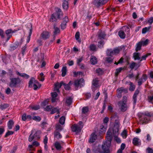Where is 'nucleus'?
<instances>
[{"label": "nucleus", "mask_w": 153, "mask_h": 153, "mask_svg": "<svg viewBox=\"0 0 153 153\" xmlns=\"http://www.w3.org/2000/svg\"><path fill=\"white\" fill-rule=\"evenodd\" d=\"M124 46H121L120 47L114 48L113 50L111 49H107L106 53L107 56H112L114 55H117L119 53L121 50H125Z\"/></svg>", "instance_id": "nucleus-1"}, {"label": "nucleus", "mask_w": 153, "mask_h": 153, "mask_svg": "<svg viewBox=\"0 0 153 153\" xmlns=\"http://www.w3.org/2000/svg\"><path fill=\"white\" fill-rule=\"evenodd\" d=\"M73 83V82L71 81H70L68 84H66L62 82H61L59 84L57 82L55 84L54 91L59 92V88H60L62 85L64 86V88L66 90H69L70 89V85Z\"/></svg>", "instance_id": "nucleus-2"}, {"label": "nucleus", "mask_w": 153, "mask_h": 153, "mask_svg": "<svg viewBox=\"0 0 153 153\" xmlns=\"http://www.w3.org/2000/svg\"><path fill=\"white\" fill-rule=\"evenodd\" d=\"M9 86L11 88H16L19 84L21 80L19 77H12L10 78Z\"/></svg>", "instance_id": "nucleus-3"}, {"label": "nucleus", "mask_w": 153, "mask_h": 153, "mask_svg": "<svg viewBox=\"0 0 153 153\" xmlns=\"http://www.w3.org/2000/svg\"><path fill=\"white\" fill-rule=\"evenodd\" d=\"M106 141L105 142V143H104L102 144V149H106L107 148L109 149V148L110 146L112 137H111V136H106Z\"/></svg>", "instance_id": "nucleus-4"}, {"label": "nucleus", "mask_w": 153, "mask_h": 153, "mask_svg": "<svg viewBox=\"0 0 153 153\" xmlns=\"http://www.w3.org/2000/svg\"><path fill=\"white\" fill-rule=\"evenodd\" d=\"M109 0H94L93 4L94 5L97 7H100L106 4Z\"/></svg>", "instance_id": "nucleus-5"}, {"label": "nucleus", "mask_w": 153, "mask_h": 153, "mask_svg": "<svg viewBox=\"0 0 153 153\" xmlns=\"http://www.w3.org/2000/svg\"><path fill=\"white\" fill-rule=\"evenodd\" d=\"M84 83V79L83 78H82L79 79L75 80L74 82V85L76 90L79 87L81 88L83 86Z\"/></svg>", "instance_id": "nucleus-6"}, {"label": "nucleus", "mask_w": 153, "mask_h": 153, "mask_svg": "<svg viewBox=\"0 0 153 153\" xmlns=\"http://www.w3.org/2000/svg\"><path fill=\"white\" fill-rule=\"evenodd\" d=\"M138 117L140 119V121L142 124L146 123L149 121V119L147 117L142 113H140L138 114Z\"/></svg>", "instance_id": "nucleus-7"}, {"label": "nucleus", "mask_w": 153, "mask_h": 153, "mask_svg": "<svg viewBox=\"0 0 153 153\" xmlns=\"http://www.w3.org/2000/svg\"><path fill=\"white\" fill-rule=\"evenodd\" d=\"M138 117L140 119V121L142 124L146 123L149 121V119L147 117L142 113H140L138 114Z\"/></svg>", "instance_id": "nucleus-8"}, {"label": "nucleus", "mask_w": 153, "mask_h": 153, "mask_svg": "<svg viewBox=\"0 0 153 153\" xmlns=\"http://www.w3.org/2000/svg\"><path fill=\"white\" fill-rule=\"evenodd\" d=\"M71 128L72 131L78 133L80 132L82 129V126H80L79 125L74 124L72 126Z\"/></svg>", "instance_id": "nucleus-9"}, {"label": "nucleus", "mask_w": 153, "mask_h": 153, "mask_svg": "<svg viewBox=\"0 0 153 153\" xmlns=\"http://www.w3.org/2000/svg\"><path fill=\"white\" fill-rule=\"evenodd\" d=\"M118 105L120 107L121 111L124 112L126 111L128 108L126 103H122L121 101H120L118 103Z\"/></svg>", "instance_id": "nucleus-10"}, {"label": "nucleus", "mask_w": 153, "mask_h": 153, "mask_svg": "<svg viewBox=\"0 0 153 153\" xmlns=\"http://www.w3.org/2000/svg\"><path fill=\"white\" fill-rule=\"evenodd\" d=\"M100 79L96 78L93 80L92 85L94 87H97L100 86L101 83Z\"/></svg>", "instance_id": "nucleus-11"}, {"label": "nucleus", "mask_w": 153, "mask_h": 153, "mask_svg": "<svg viewBox=\"0 0 153 153\" xmlns=\"http://www.w3.org/2000/svg\"><path fill=\"white\" fill-rule=\"evenodd\" d=\"M124 91L127 92V90L126 89H124L123 87H121L117 89V97L118 98H120L122 96V93Z\"/></svg>", "instance_id": "nucleus-12"}, {"label": "nucleus", "mask_w": 153, "mask_h": 153, "mask_svg": "<svg viewBox=\"0 0 153 153\" xmlns=\"http://www.w3.org/2000/svg\"><path fill=\"white\" fill-rule=\"evenodd\" d=\"M41 36L43 39H46L49 38L50 33L48 31H43L41 34Z\"/></svg>", "instance_id": "nucleus-13"}, {"label": "nucleus", "mask_w": 153, "mask_h": 153, "mask_svg": "<svg viewBox=\"0 0 153 153\" xmlns=\"http://www.w3.org/2000/svg\"><path fill=\"white\" fill-rule=\"evenodd\" d=\"M62 135L58 131H55L54 132V140H58L62 137Z\"/></svg>", "instance_id": "nucleus-14"}, {"label": "nucleus", "mask_w": 153, "mask_h": 153, "mask_svg": "<svg viewBox=\"0 0 153 153\" xmlns=\"http://www.w3.org/2000/svg\"><path fill=\"white\" fill-rule=\"evenodd\" d=\"M109 149L108 148L102 149L101 150L100 149H98L94 153H109Z\"/></svg>", "instance_id": "nucleus-15"}, {"label": "nucleus", "mask_w": 153, "mask_h": 153, "mask_svg": "<svg viewBox=\"0 0 153 153\" xmlns=\"http://www.w3.org/2000/svg\"><path fill=\"white\" fill-rule=\"evenodd\" d=\"M97 138V135L94 133H93L91 135L89 139V143H92L95 142Z\"/></svg>", "instance_id": "nucleus-16"}, {"label": "nucleus", "mask_w": 153, "mask_h": 153, "mask_svg": "<svg viewBox=\"0 0 153 153\" xmlns=\"http://www.w3.org/2000/svg\"><path fill=\"white\" fill-rule=\"evenodd\" d=\"M106 36V34H105L104 32H102L100 31L98 33V39L101 40L102 39H105V37Z\"/></svg>", "instance_id": "nucleus-17"}, {"label": "nucleus", "mask_w": 153, "mask_h": 153, "mask_svg": "<svg viewBox=\"0 0 153 153\" xmlns=\"http://www.w3.org/2000/svg\"><path fill=\"white\" fill-rule=\"evenodd\" d=\"M38 82L35 80L33 78H32L30 80L29 84L28 87L29 88H32L34 85L35 84V83Z\"/></svg>", "instance_id": "nucleus-18"}, {"label": "nucleus", "mask_w": 153, "mask_h": 153, "mask_svg": "<svg viewBox=\"0 0 153 153\" xmlns=\"http://www.w3.org/2000/svg\"><path fill=\"white\" fill-rule=\"evenodd\" d=\"M139 92V91L138 89H137L134 94L133 97V101L134 104H135L136 103L137 96Z\"/></svg>", "instance_id": "nucleus-19"}, {"label": "nucleus", "mask_w": 153, "mask_h": 153, "mask_svg": "<svg viewBox=\"0 0 153 153\" xmlns=\"http://www.w3.org/2000/svg\"><path fill=\"white\" fill-rule=\"evenodd\" d=\"M136 77V80H138V85L139 86L143 82V79H144V81H146L147 78V77H144V78H142V77H141V78L139 79V77Z\"/></svg>", "instance_id": "nucleus-20"}, {"label": "nucleus", "mask_w": 153, "mask_h": 153, "mask_svg": "<svg viewBox=\"0 0 153 153\" xmlns=\"http://www.w3.org/2000/svg\"><path fill=\"white\" fill-rule=\"evenodd\" d=\"M119 127H117L114 126L113 128V133L114 137H116V136L119 134Z\"/></svg>", "instance_id": "nucleus-21"}, {"label": "nucleus", "mask_w": 153, "mask_h": 153, "mask_svg": "<svg viewBox=\"0 0 153 153\" xmlns=\"http://www.w3.org/2000/svg\"><path fill=\"white\" fill-rule=\"evenodd\" d=\"M90 61L92 65H95L97 63V58L94 56H91Z\"/></svg>", "instance_id": "nucleus-22"}, {"label": "nucleus", "mask_w": 153, "mask_h": 153, "mask_svg": "<svg viewBox=\"0 0 153 153\" xmlns=\"http://www.w3.org/2000/svg\"><path fill=\"white\" fill-rule=\"evenodd\" d=\"M48 138L47 136H45L43 140V143L44 144V149L46 151H48V146L47 144L48 143Z\"/></svg>", "instance_id": "nucleus-23"}, {"label": "nucleus", "mask_w": 153, "mask_h": 153, "mask_svg": "<svg viewBox=\"0 0 153 153\" xmlns=\"http://www.w3.org/2000/svg\"><path fill=\"white\" fill-rule=\"evenodd\" d=\"M53 29H54L53 34L54 35H57V34L60 33V30L59 28L56 27L55 24L53 25Z\"/></svg>", "instance_id": "nucleus-24"}, {"label": "nucleus", "mask_w": 153, "mask_h": 153, "mask_svg": "<svg viewBox=\"0 0 153 153\" xmlns=\"http://www.w3.org/2000/svg\"><path fill=\"white\" fill-rule=\"evenodd\" d=\"M19 45V43L18 42H16L10 47V51H13L16 49Z\"/></svg>", "instance_id": "nucleus-25"}, {"label": "nucleus", "mask_w": 153, "mask_h": 153, "mask_svg": "<svg viewBox=\"0 0 153 153\" xmlns=\"http://www.w3.org/2000/svg\"><path fill=\"white\" fill-rule=\"evenodd\" d=\"M128 85H130V87H129V90L131 91H133L135 88V86L134 84L131 82H126Z\"/></svg>", "instance_id": "nucleus-26"}, {"label": "nucleus", "mask_w": 153, "mask_h": 153, "mask_svg": "<svg viewBox=\"0 0 153 153\" xmlns=\"http://www.w3.org/2000/svg\"><path fill=\"white\" fill-rule=\"evenodd\" d=\"M118 35L122 39H124L126 37V34L124 31L120 30L118 33Z\"/></svg>", "instance_id": "nucleus-27"}, {"label": "nucleus", "mask_w": 153, "mask_h": 153, "mask_svg": "<svg viewBox=\"0 0 153 153\" xmlns=\"http://www.w3.org/2000/svg\"><path fill=\"white\" fill-rule=\"evenodd\" d=\"M142 46V44L140 41L137 43L136 45V51L137 52L139 51H140L141 49V48Z\"/></svg>", "instance_id": "nucleus-28"}, {"label": "nucleus", "mask_w": 153, "mask_h": 153, "mask_svg": "<svg viewBox=\"0 0 153 153\" xmlns=\"http://www.w3.org/2000/svg\"><path fill=\"white\" fill-rule=\"evenodd\" d=\"M90 50L91 51L95 52L97 50V48L96 45L94 44H91L89 46Z\"/></svg>", "instance_id": "nucleus-29"}, {"label": "nucleus", "mask_w": 153, "mask_h": 153, "mask_svg": "<svg viewBox=\"0 0 153 153\" xmlns=\"http://www.w3.org/2000/svg\"><path fill=\"white\" fill-rule=\"evenodd\" d=\"M51 96L52 97V99L51 100L52 102H54L56 101V98L57 97V94L56 92H54L53 93H51Z\"/></svg>", "instance_id": "nucleus-30"}, {"label": "nucleus", "mask_w": 153, "mask_h": 153, "mask_svg": "<svg viewBox=\"0 0 153 153\" xmlns=\"http://www.w3.org/2000/svg\"><path fill=\"white\" fill-rule=\"evenodd\" d=\"M133 57L135 60H140V54L139 53H133Z\"/></svg>", "instance_id": "nucleus-31"}, {"label": "nucleus", "mask_w": 153, "mask_h": 153, "mask_svg": "<svg viewBox=\"0 0 153 153\" xmlns=\"http://www.w3.org/2000/svg\"><path fill=\"white\" fill-rule=\"evenodd\" d=\"M35 134L33 135V136L36 139H39L40 138L39 135L41 134V132L40 131L38 130L35 132Z\"/></svg>", "instance_id": "nucleus-32"}, {"label": "nucleus", "mask_w": 153, "mask_h": 153, "mask_svg": "<svg viewBox=\"0 0 153 153\" xmlns=\"http://www.w3.org/2000/svg\"><path fill=\"white\" fill-rule=\"evenodd\" d=\"M56 14H53L50 19V21L52 22H55L57 21V19L56 17Z\"/></svg>", "instance_id": "nucleus-33"}, {"label": "nucleus", "mask_w": 153, "mask_h": 153, "mask_svg": "<svg viewBox=\"0 0 153 153\" xmlns=\"http://www.w3.org/2000/svg\"><path fill=\"white\" fill-rule=\"evenodd\" d=\"M54 146L57 150H60L62 148L60 143L58 141H56L54 143Z\"/></svg>", "instance_id": "nucleus-34"}, {"label": "nucleus", "mask_w": 153, "mask_h": 153, "mask_svg": "<svg viewBox=\"0 0 153 153\" xmlns=\"http://www.w3.org/2000/svg\"><path fill=\"white\" fill-rule=\"evenodd\" d=\"M55 128L56 129L55 131H61L63 129V126L60 124L58 123L56 124Z\"/></svg>", "instance_id": "nucleus-35"}, {"label": "nucleus", "mask_w": 153, "mask_h": 153, "mask_svg": "<svg viewBox=\"0 0 153 153\" xmlns=\"http://www.w3.org/2000/svg\"><path fill=\"white\" fill-rule=\"evenodd\" d=\"M62 6L64 10H67L68 8V1L66 0H64Z\"/></svg>", "instance_id": "nucleus-36"}, {"label": "nucleus", "mask_w": 153, "mask_h": 153, "mask_svg": "<svg viewBox=\"0 0 153 153\" xmlns=\"http://www.w3.org/2000/svg\"><path fill=\"white\" fill-rule=\"evenodd\" d=\"M35 131V129H33L31 131V133L29 136L28 140L29 142H31L35 138L33 135V133Z\"/></svg>", "instance_id": "nucleus-37"}, {"label": "nucleus", "mask_w": 153, "mask_h": 153, "mask_svg": "<svg viewBox=\"0 0 153 153\" xmlns=\"http://www.w3.org/2000/svg\"><path fill=\"white\" fill-rule=\"evenodd\" d=\"M73 98L71 97H68L66 101V103L68 105H70L72 103Z\"/></svg>", "instance_id": "nucleus-38"}, {"label": "nucleus", "mask_w": 153, "mask_h": 153, "mask_svg": "<svg viewBox=\"0 0 153 153\" xmlns=\"http://www.w3.org/2000/svg\"><path fill=\"white\" fill-rule=\"evenodd\" d=\"M142 114L145 115L146 117V116L147 117H151L153 116V112H152L146 111Z\"/></svg>", "instance_id": "nucleus-39"}, {"label": "nucleus", "mask_w": 153, "mask_h": 153, "mask_svg": "<svg viewBox=\"0 0 153 153\" xmlns=\"http://www.w3.org/2000/svg\"><path fill=\"white\" fill-rule=\"evenodd\" d=\"M67 68L66 66H64L62 69V76H65L67 73Z\"/></svg>", "instance_id": "nucleus-40"}, {"label": "nucleus", "mask_w": 153, "mask_h": 153, "mask_svg": "<svg viewBox=\"0 0 153 153\" xmlns=\"http://www.w3.org/2000/svg\"><path fill=\"white\" fill-rule=\"evenodd\" d=\"M14 123L12 120H10L7 124V126L9 129H11L13 126Z\"/></svg>", "instance_id": "nucleus-41"}, {"label": "nucleus", "mask_w": 153, "mask_h": 153, "mask_svg": "<svg viewBox=\"0 0 153 153\" xmlns=\"http://www.w3.org/2000/svg\"><path fill=\"white\" fill-rule=\"evenodd\" d=\"M96 72L98 74V75H102L103 73V71L100 68L96 70Z\"/></svg>", "instance_id": "nucleus-42"}, {"label": "nucleus", "mask_w": 153, "mask_h": 153, "mask_svg": "<svg viewBox=\"0 0 153 153\" xmlns=\"http://www.w3.org/2000/svg\"><path fill=\"white\" fill-rule=\"evenodd\" d=\"M139 140V138L137 137L134 138L132 140V143L134 145L136 146L138 145H139L138 141Z\"/></svg>", "instance_id": "nucleus-43"}, {"label": "nucleus", "mask_w": 153, "mask_h": 153, "mask_svg": "<svg viewBox=\"0 0 153 153\" xmlns=\"http://www.w3.org/2000/svg\"><path fill=\"white\" fill-rule=\"evenodd\" d=\"M124 69V68L122 67H120L116 69L115 72V75L117 76L118 74L123 70Z\"/></svg>", "instance_id": "nucleus-44"}, {"label": "nucleus", "mask_w": 153, "mask_h": 153, "mask_svg": "<svg viewBox=\"0 0 153 153\" xmlns=\"http://www.w3.org/2000/svg\"><path fill=\"white\" fill-rule=\"evenodd\" d=\"M41 86V84H40L39 82H36V83H35V84L34 85V86H33V89L36 90L38 88H39Z\"/></svg>", "instance_id": "nucleus-45"}, {"label": "nucleus", "mask_w": 153, "mask_h": 153, "mask_svg": "<svg viewBox=\"0 0 153 153\" xmlns=\"http://www.w3.org/2000/svg\"><path fill=\"white\" fill-rule=\"evenodd\" d=\"M56 15L57 16V18L58 19H59L60 16L62 15V12L61 10L60 9H58L57 11H56V13H55Z\"/></svg>", "instance_id": "nucleus-46"}, {"label": "nucleus", "mask_w": 153, "mask_h": 153, "mask_svg": "<svg viewBox=\"0 0 153 153\" xmlns=\"http://www.w3.org/2000/svg\"><path fill=\"white\" fill-rule=\"evenodd\" d=\"M30 26L31 27V28L29 30V35L27 37V43H28L29 41H30V36L31 35V34H32V25L30 24Z\"/></svg>", "instance_id": "nucleus-47"}, {"label": "nucleus", "mask_w": 153, "mask_h": 153, "mask_svg": "<svg viewBox=\"0 0 153 153\" xmlns=\"http://www.w3.org/2000/svg\"><path fill=\"white\" fill-rule=\"evenodd\" d=\"M65 118L64 116H62L59 119V123L61 125H63L65 123Z\"/></svg>", "instance_id": "nucleus-48"}, {"label": "nucleus", "mask_w": 153, "mask_h": 153, "mask_svg": "<svg viewBox=\"0 0 153 153\" xmlns=\"http://www.w3.org/2000/svg\"><path fill=\"white\" fill-rule=\"evenodd\" d=\"M9 106V105L7 104L4 103L3 104H0V109L3 110V109H6Z\"/></svg>", "instance_id": "nucleus-49"}, {"label": "nucleus", "mask_w": 153, "mask_h": 153, "mask_svg": "<svg viewBox=\"0 0 153 153\" xmlns=\"http://www.w3.org/2000/svg\"><path fill=\"white\" fill-rule=\"evenodd\" d=\"M56 112H57L58 114H59L60 113L59 110L56 108H53L51 111V114H53Z\"/></svg>", "instance_id": "nucleus-50"}, {"label": "nucleus", "mask_w": 153, "mask_h": 153, "mask_svg": "<svg viewBox=\"0 0 153 153\" xmlns=\"http://www.w3.org/2000/svg\"><path fill=\"white\" fill-rule=\"evenodd\" d=\"M123 29L124 32L126 33L127 34H128L129 33L130 29L128 27L124 26L123 27Z\"/></svg>", "instance_id": "nucleus-51"}, {"label": "nucleus", "mask_w": 153, "mask_h": 153, "mask_svg": "<svg viewBox=\"0 0 153 153\" xmlns=\"http://www.w3.org/2000/svg\"><path fill=\"white\" fill-rule=\"evenodd\" d=\"M111 57H108L105 58L106 62L108 63H111L113 62L114 58L112 56Z\"/></svg>", "instance_id": "nucleus-52"}, {"label": "nucleus", "mask_w": 153, "mask_h": 153, "mask_svg": "<svg viewBox=\"0 0 153 153\" xmlns=\"http://www.w3.org/2000/svg\"><path fill=\"white\" fill-rule=\"evenodd\" d=\"M151 55V53H148L146 54L143 56L141 57V59L140 60V63L143 60H145L146 59V58L149 56H150Z\"/></svg>", "instance_id": "nucleus-53"}, {"label": "nucleus", "mask_w": 153, "mask_h": 153, "mask_svg": "<svg viewBox=\"0 0 153 153\" xmlns=\"http://www.w3.org/2000/svg\"><path fill=\"white\" fill-rule=\"evenodd\" d=\"M150 28V27H145L142 29V33L143 34H145L148 31Z\"/></svg>", "instance_id": "nucleus-54"}, {"label": "nucleus", "mask_w": 153, "mask_h": 153, "mask_svg": "<svg viewBox=\"0 0 153 153\" xmlns=\"http://www.w3.org/2000/svg\"><path fill=\"white\" fill-rule=\"evenodd\" d=\"M88 111V107H84L82 109V114H85L87 113Z\"/></svg>", "instance_id": "nucleus-55"}, {"label": "nucleus", "mask_w": 153, "mask_h": 153, "mask_svg": "<svg viewBox=\"0 0 153 153\" xmlns=\"http://www.w3.org/2000/svg\"><path fill=\"white\" fill-rule=\"evenodd\" d=\"M80 34L79 33V32H77L75 35V37L76 39V40L79 42H81V40L80 39H79V38Z\"/></svg>", "instance_id": "nucleus-56"}, {"label": "nucleus", "mask_w": 153, "mask_h": 153, "mask_svg": "<svg viewBox=\"0 0 153 153\" xmlns=\"http://www.w3.org/2000/svg\"><path fill=\"white\" fill-rule=\"evenodd\" d=\"M104 44V41L103 40H101L98 42V46L100 48L102 47Z\"/></svg>", "instance_id": "nucleus-57"}, {"label": "nucleus", "mask_w": 153, "mask_h": 153, "mask_svg": "<svg viewBox=\"0 0 153 153\" xmlns=\"http://www.w3.org/2000/svg\"><path fill=\"white\" fill-rule=\"evenodd\" d=\"M120 122L118 118L116 119L115 121L114 126L116 127H119Z\"/></svg>", "instance_id": "nucleus-58"}, {"label": "nucleus", "mask_w": 153, "mask_h": 153, "mask_svg": "<svg viewBox=\"0 0 153 153\" xmlns=\"http://www.w3.org/2000/svg\"><path fill=\"white\" fill-rule=\"evenodd\" d=\"M32 119L35 121H40L41 119V118L38 116H33L32 117Z\"/></svg>", "instance_id": "nucleus-59"}, {"label": "nucleus", "mask_w": 153, "mask_h": 153, "mask_svg": "<svg viewBox=\"0 0 153 153\" xmlns=\"http://www.w3.org/2000/svg\"><path fill=\"white\" fill-rule=\"evenodd\" d=\"M16 30H13L11 29H8L6 30L5 33L7 35H8L10 33H13L16 31Z\"/></svg>", "instance_id": "nucleus-60"}, {"label": "nucleus", "mask_w": 153, "mask_h": 153, "mask_svg": "<svg viewBox=\"0 0 153 153\" xmlns=\"http://www.w3.org/2000/svg\"><path fill=\"white\" fill-rule=\"evenodd\" d=\"M148 101L149 102L153 104V94L152 96H148Z\"/></svg>", "instance_id": "nucleus-61"}, {"label": "nucleus", "mask_w": 153, "mask_h": 153, "mask_svg": "<svg viewBox=\"0 0 153 153\" xmlns=\"http://www.w3.org/2000/svg\"><path fill=\"white\" fill-rule=\"evenodd\" d=\"M73 74L75 76H82L83 75V73L82 72L80 71L78 72H74Z\"/></svg>", "instance_id": "nucleus-62"}, {"label": "nucleus", "mask_w": 153, "mask_h": 153, "mask_svg": "<svg viewBox=\"0 0 153 153\" xmlns=\"http://www.w3.org/2000/svg\"><path fill=\"white\" fill-rule=\"evenodd\" d=\"M14 133V132L13 131H8L7 132L6 134L4 137H7L9 135H12Z\"/></svg>", "instance_id": "nucleus-63"}, {"label": "nucleus", "mask_w": 153, "mask_h": 153, "mask_svg": "<svg viewBox=\"0 0 153 153\" xmlns=\"http://www.w3.org/2000/svg\"><path fill=\"white\" fill-rule=\"evenodd\" d=\"M142 45L144 46L147 45L148 44L149 40L148 39H146L145 41H140Z\"/></svg>", "instance_id": "nucleus-64"}]
</instances>
